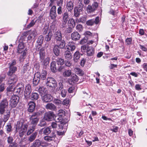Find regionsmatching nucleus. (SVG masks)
<instances>
[{"label": "nucleus", "instance_id": "2f4dec72", "mask_svg": "<svg viewBox=\"0 0 147 147\" xmlns=\"http://www.w3.org/2000/svg\"><path fill=\"white\" fill-rule=\"evenodd\" d=\"M9 70L7 73V75L8 76L11 75L15 72L17 70V68L16 67H9Z\"/></svg>", "mask_w": 147, "mask_h": 147}, {"label": "nucleus", "instance_id": "f03ea898", "mask_svg": "<svg viewBox=\"0 0 147 147\" xmlns=\"http://www.w3.org/2000/svg\"><path fill=\"white\" fill-rule=\"evenodd\" d=\"M8 106V102L6 98H4L0 102V114H3Z\"/></svg>", "mask_w": 147, "mask_h": 147}, {"label": "nucleus", "instance_id": "864d4df0", "mask_svg": "<svg viewBox=\"0 0 147 147\" xmlns=\"http://www.w3.org/2000/svg\"><path fill=\"white\" fill-rule=\"evenodd\" d=\"M95 10L92 5H89L87 8V11L88 12L91 13L94 11Z\"/></svg>", "mask_w": 147, "mask_h": 147}, {"label": "nucleus", "instance_id": "9b49d317", "mask_svg": "<svg viewBox=\"0 0 147 147\" xmlns=\"http://www.w3.org/2000/svg\"><path fill=\"white\" fill-rule=\"evenodd\" d=\"M32 91L31 85L30 84L27 85L25 87L24 94V96L26 98L31 94Z\"/></svg>", "mask_w": 147, "mask_h": 147}, {"label": "nucleus", "instance_id": "c03bdc74", "mask_svg": "<svg viewBox=\"0 0 147 147\" xmlns=\"http://www.w3.org/2000/svg\"><path fill=\"white\" fill-rule=\"evenodd\" d=\"M27 51V50L26 49H25L24 51H23L22 53H21V55L20 57V60L25 59L26 57Z\"/></svg>", "mask_w": 147, "mask_h": 147}, {"label": "nucleus", "instance_id": "39448f33", "mask_svg": "<svg viewBox=\"0 0 147 147\" xmlns=\"http://www.w3.org/2000/svg\"><path fill=\"white\" fill-rule=\"evenodd\" d=\"M19 99L18 96L13 95L11 96L10 100V105L12 107H15L18 103Z\"/></svg>", "mask_w": 147, "mask_h": 147}, {"label": "nucleus", "instance_id": "a18cd8bd", "mask_svg": "<svg viewBox=\"0 0 147 147\" xmlns=\"http://www.w3.org/2000/svg\"><path fill=\"white\" fill-rule=\"evenodd\" d=\"M44 40V37L42 35H40L38 37L36 41L37 44L39 45H42Z\"/></svg>", "mask_w": 147, "mask_h": 147}, {"label": "nucleus", "instance_id": "5fc2aeb1", "mask_svg": "<svg viewBox=\"0 0 147 147\" xmlns=\"http://www.w3.org/2000/svg\"><path fill=\"white\" fill-rule=\"evenodd\" d=\"M17 88L23 91L24 89V84L22 82L19 83L18 84L17 86Z\"/></svg>", "mask_w": 147, "mask_h": 147}, {"label": "nucleus", "instance_id": "f3484780", "mask_svg": "<svg viewBox=\"0 0 147 147\" xmlns=\"http://www.w3.org/2000/svg\"><path fill=\"white\" fill-rule=\"evenodd\" d=\"M52 136H45L44 138V140L48 142H50L54 140L56 137V135L54 132H52Z\"/></svg>", "mask_w": 147, "mask_h": 147}, {"label": "nucleus", "instance_id": "69168bd1", "mask_svg": "<svg viewBox=\"0 0 147 147\" xmlns=\"http://www.w3.org/2000/svg\"><path fill=\"white\" fill-rule=\"evenodd\" d=\"M70 100L69 99L65 98L64 100L62 102V104L64 105L67 106L69 104Z\"/></svg>", "mask_w": 147, "mask_h": 147}, {"label": "nucleus", "instance_id": "423d86ee", "mask_svg": "<svg viewBox=\"0 0 147 147\" xmlns=\"http://www.w3.org/2000/svg\"><path fill=\"white\" fill-rule=\"evenodd\" d=\"M56 7L55 5L53 6L50 9L49 15L51 19L53 20L55 19L57 16Z\"/></svg>", "mask_w": 147, "mask_h": 147}, {"label": "nucleus", "instance_id": "e433bc0d", "mask_svg": "<svg viewBox=\"0 0 147 147\" xmlns=\"http://www.w3.org/2000/svg\"><path fill=\"white\" fill-rule=\"evenodd\" d=\"M68 25L69 26L74 28L76 25L74 20L73 18L70 19L68 21Z\"/></svg>", "mask_w": 147, "mask_h": 147}, {"label": "nucleus", "instance_id": "1a4fd4ad", "mask_svg": "<svg viewBox=\"0 0 147 147\" xmlns=\"http://www.w3.org/2000/svg\"><path fill=\"white\" fill-rule=\"evenodd\" d=\"M28 105V111L30 113L33 112L35 110L36 104L33 101H30L29 102Z\"/></svg>", "mask_w": 147, "mask_h": 147}, {"label": "nucleus", "instance_id": "7c9ffc66", "mask_svg": "<svg viewBox=\"0 0 147 147\" xmlns=\"http://www.w3.org/2000/svg\"><path fill=\"white\" fill-rule=\"evenodd\" d=\"M52 36V32L49 31L47 34L45 36V39L47 42H49L51 40Z\"/></svg>", "mask_w": 147, "mask_h": 147}, {"label": "nucleus", "instance_id": "bb28decb", "mask_svg": "<svg viewBox=\"0 0 147 147\" xmlns=\"http://www.w3.org/2000/svg\"><path fill=\"white\" fill-rule=\"evenodd\" d=\"M57 45H54L53 50V53L57 56H59L60 53V48Z\"/></svg>", "mask_w": 147, "mask_h": 147}, {"label": "nucleus", "instance_id": "603ef678", "mask_svg": "<svg viewBox=\"0 0 147 147\" xmlns=\"http://www.w3.org/2000/svg\"><path fill=\"white\" fill-rule=\"evenodd\" d=\"M14 85L13 84H9V86L7 87V92H12L14 91Z\"/></svg>", "mask_w": 147, "mask_h": 147}, {"label": "nucleus", "instance_id": "6e6552de", "mask_svg": "<svg viewBox=\"0 0 147 147\" xmlns=\"http://www.w3.org/2000/svg\"><path fill=\"white\" fill-rule=\"evenodd\" d=\"M24 123V121L22 119L20 120L17 122L16 124H15V126L16 129L15 131L16 133L19 130L21 129Z\"/></svg>", "mask_w": 147, "mask_h": 147}, {"label": "nucleus", "instance_id": "72a5a7b5", "mask_svg": "<svg viewBox=\"0 0 147 147\" xmlns=\"http://www.w3.org/2000/svg\"><path fill=\"white\" fill-rule=\"evenodd\" d=\"M75 72L78 75L82 76L84 74V72L83 70L79 68H76L75 69Z\"/></svg>", "mask_w": 147, "mask_h": 147}, {"label": "nucleus", "instance_id": "a878e982", "mask_svg": "<svg viewBox=\"0 0 147 147\" xmlns=\"http://www.w3.org/2000/svg\"><path fill=\"white\" fill-rule=\"evenodd\" d=\"M55 37L56 42L62 40V34L59 30H58L55 33Z\"/></svg>", "mask_w": 147, "mask_h": 147}, {"label": "nucleus", "instance_id": "b1692460", "mask_svg": "<svg viewBox=\"0 0 147 147\" xmlns=\"http://www.w3.org/2000/svg\"><path fill=\"white\" fill-rule=\"evenodd\" d=\"M38 134V132L37 131H36L32 133L28 138V141L30 142H33L36 138Z\"/></svg>", "mask_w": 147, "mask_h": 147}, {"label": "nucleus", "instance_id": "ea45409f", "mask_svg": "<svg viewBox=\"0 0 147 147\" xmlns=\"http://www.w3.org/2000/svg\"><path fill=\"white\" fill-rule=\"evenodd\" d=\"M56 62L57 65H62L64 63V61L63 59L61 58H58L56 60Z\"/></svg>", "mask_w": 147, "mask_h": 147}, {"label": "nucleus", "instance_id": "473e14b6", "mask_svg": "<svg viewBox=\"0 0 147 147\" xmlns=\"http://www.w3.org/2000/svg\"><path fill=\"white\" fill-rule=\"evenodd\" d=\"M64 56L65 58L67 59H71L72 58L71 54L70 51L67 50L64 52Z\"/></svg>", "mask_w": 147, "mask_h": 147}, {"label": "nucleus", "instance_id": "f257e3e1", "mask_svg": "<svg viewBox=\"0 0 147 147\" xmlns=\"http://www.w3.org/2000/svg\"><path fill=\"white\" fill-rule=\"evenodd\" d=\"M40 113L38 112H36L34 113L29 117V120L31 123L33 125L32 126H36L38 123L39 118L38 117L40 115Z\"/></svg>", "mask_w": 147, "mask_h": 147}, {"label": "nucleus", "instance_id": "6e6d98bb", "mask_svg": "<svg viewBox=\"0 0 147 147\" xmlns=\"http://www.w3.org/2000/svg\"><path fill=\"white\" fill-rule=\"evenodd\" d=\"M86 18L84 17H81L79 19L76 20L77 22H81L83 23H85L86 21Z\"/></svg>", "mask_w": 147, "mask_h": 147}, {"label": "nucleus", "instance_id": "c9c22d12", "mask_svg": "<svg viewBox=\"0 0 147 147\" xmlns=\"http://www.w3.org/2000/svg\"><path fill=\"white\" fill-rule=\"evenodd\" d=\"M82 11H79V9L78 8V7H75L74 9V16L76 17H78L79 16L80 14V12Z\"/></svg>", "mask_w": 147, "mask_h": 147}, {"label": "nucleus", "instance_id": "79ce46f5", "mask_svg": "<svg viewBox=\"0 0 147 147\" xmlns=\"http://www.w3.org/2000/svg\"><path fill=\"white\" fill-rule=\"evenodd\" d=\"M49 58L47 57L45 59H43V61L40 62V63H42V64L44 66H46L49 65Z\"/></svg>", "mask_w": 147, "mask_h": 147}, {"label": "nucleus", "instance_id": "f8f14e48", "mask_svg": "<svg viewBox=\"0 0 147 147\" xmlns=\"http://www.w3.org/2000/svg\"><path fill=\"white\" fill-rule=\"evenodd\" d=\"M71 38L72 40L74 41H76L80 39V35L77 32H74L71 33Z\"/></svg>", "mask_w": 147, "mask_h": 147}, {"label": "nucleus", "instance_id": "8fccbe9b", "mask_svg": "<svg viewBox=\"0 0 147 147\" xmlns=\"http://www.w3.org/2000/svg\"><path fill=\"white\" fill-rule=\"evenodd\" d=\"M35 126H32L31 127L29 128L27 132V135L28 136L32 134L35 130Z\"/></svg>", "mask_w": 147, "mask_h": 147}, {"label": "nucleus", "instance_id": "052dcab7", "mask_svg": "<svg viewBox=\"0 0 147 147\" xmlns=\"http://www.w3.org/2000/svg\"><path fill=\"white\" fill-rule=\"evenodd\" d=\"M28 125L27 123H23V125L21 130L26 132L27 130Z\"/></svg>", "mask_w": 147, "mask_h": 147}, {"label": "nucleus", "instance_id": "c85d7f7f", "mask_svg": "<svg viewBox=\"0 0 147 147\" xmlns=\"http://www.w3.org/2000/svg\"><path fill=\"white\" fill-rule=\"evenodd\" d=\"M37 91L40 93V95L42 96L43 95L45 94L47 90L46 88L44 87H40L38 89Z\"/></svg>", "mask_w": 147, "mask_h": 147}, {"label": "nucleus", "instance_id": "de8ad7c7", "mask_svg": "<svg viewBox=\"0 0 147 147\" xmlns=\"http://www.w3.org/2000/svg\"><path fill=\"white\" fill-rule=\"evenodd\" d=\"M85 37L88 39L92 37V33L90 31H86L84 33Z\"/></svg>", "mask_w": 147, "mask_h": 147}, {"label": "nucleus", "instance_id": "0e129e2a", "mask_svg": "<svg viewBox=\"0 0 147 147\" xmlns=\"http://www.w3.org/2000/svg\"><path fill=\"white\" fill-rule=\"evenodd\" d=\"M63 82L60 81L59 83V86L58 88H59L58 89V91H61L63 88Z\"/></svg>", "mask_w": 147, "mask_h": 147}, {"label": "nucleus", "instance_id": "ddd939ff", "mask_svg": "<svg viewBox=\"0 0 147 147\" xmlns=\"http://www.w3.org/2000/svg\"><path fill=\"white\" fill-rule=\"evenodd\" d=\"M87 55L89 56H93L94 54V49L91 47L88 46L86 49Z\"/></svg>", "mask_w": 147, "mask_h": 147}, {"label": "nucleus", "instance_id": "4d7b16f0", "mask_svg": "<svg viewBox=\"0 0 147 147\" xmlns=\"http://www.w3.org/2000/svg\"><path fill=\"white\" fill-rule=\"evenodd\" d=\"M76 29L79 32H82L83 29V26L80 24L77 25L76 26Z\"/></svg>", "mask_w": 147, "mask_h": 147}, {"label": "nucleus", "instance_id": "4468645a", "mask_svg": "<svg viewBox=\"0 0 147 147\" xmlns=\"http://www.w3.org/2000/svg\"><path fill=\"white\" fill-rule=\"evenodd\" d=\"M45 142H42L39 139H36L34 142L30 147H39L41 145L43 146L42 144H44Z\"/></svg>", "mask_w": 147, "mask_h": 147}, {"label": "nucleus", "instance_id": "13d9d810", "mask_svg": "<svg viewBox=\"0 0 147 147\" xmlns=\"http://www.w3.org/2000/svg\"><path fill=\"white\" fill-rule=\"evenodd\" d=\"M53 102L55 104L58 106H61L62 104L61 101L58 99H55L53 101Z\"/></svg>", "mask_w": 147, "mask_h": 147}, {"label": "nucleus", "instance_id": "a211bd4d", "mask_svg": "<svg viewBox=\"0 0 147 147\" xmlns=\"http://www.w3.org/2000/svg\"><path fill=\"white\" fill-rule=\"evenodd\" d=\"M62 21L64 24H66L69 19V15L67 10L62 14Z\"/></svg>", "mask_w": 147, "mask_h": 147}, {"label": "nucleus", "instance_id": "aec40b11", "mask_svg": "<svg viewBox=\"0 0 147 147\" xmlns=\"http://www.w3.org/2000/svg\"><path fill=\"white\" fill-rule=\"evenodd\" d=\"M40 131L43 132V134L45 135H48L51 132V126L47 127H44Z\"/></svg>", "mask_w": 147, "mask_h": 147}, {"label": "nucleus", "instance_id": "c756f323", "mask_svg": "<svg viewBox=\"0 0 147 147\" xmlns=\"http://www.w3.org/2000/svg\"><path fill=\"white\" fill-rule=\"evenodd\" d=\"M50 68L53 72H55L57 71L56 62L55 61H52L51 64Z\"/></svg>", "mask_w": 147, "mask_h": 147}, {"label": "nucleus", "instance_id": "5701e85b", "mask_svg": "<svg viewBox=\"0 0 147 147\" xmlns=\"http://www.w3.org/2000/svg\"><path fill=\"white\" fill-rule=\"evenodd\" d=\"M30 94L26 98H29L32 100H37L39 97L38 94L36 92H32L31 95Z\"/></svg>", "mask_w": 147, "mask_h": 147}, {"label": "nucleus", "instance_id": "09e8293b", "mask_svg": "<svg viewBox=\"0 0 147 147\" xmlns=\"http://www.w3.org/2000/svg\"><path fill=\"white\" fill-rule=\"evenodd\" d=\"M78 80V76L76 74L73 75L71 79V81L74 83L77 82Z\"/></svg>", "mask_w": 147, "mask_h": 147}, {"label": "nucleus", "instance_id": "680f3d73", "mask_svg": "<svg viewBox=\"0 0 147 147\" xmlns=\"http://www.w3.org/2000/svg\"><path fill=\"white\" fill-rule=\"evenodd\" d=\"M94 19L88 20L86 22V24L88 26H92L94 24Z\"/></svg>", "mask_w": 147, "mask_h": 147}, {"label": "nucleus", "instance_id": "7ed1b4c3", "mask_svg": "<svg viewBox=\"0 0 147 147\" xmlns=\"http://www.w3.org/2000/svg\"><path fill=\"white\" fill-rule=\"evenodd\" d=\"M46 83L47 86L49 87L55 88L57 86V82L53 78L48 77L47 79Z\"/></svg>", "mask_w": 147, "mask_h": 147}, {"label": "nucleus", "instance_id": "6ab92c4d", "mask_svg": "<svg viewBox=\"0 0 147 147\" xmlns=\"http://www.w3.org/2000/svg\"><path fill=\"white\" fill-rule=\"evenodd\" d=\"M45 48L43 47L40 48L39 53L40 61V62L43 61V59L45 58Z\"/></svg>", "mask_w": 147, "mask_h": 147}, {"label": "nucleus", "instance_id": "49530a36", "mask_svg": "<svg viewBox=\"0 0 147 147\" xmlns=\"http://www.w3.org/2000/svg\"><path fill=\"white\" fill-rule=\"evenodd\" d=\"M6 129L7 134H9L10 132L12 131V127L11 123H9L6 126Z\"/></svg>", "mask_w": 147, "mask_h": 147}, {"label": "nucleus", "instance_id": "a19ab883", "mask_svg": "<svg viewBox=\"0 0 147 147\" xmlns=\"http://www.w3.org/2000/svg\"><path fill=\"white\" fill-rule=\"evenodd\" d=\"M6 112L7 114L5 115H4L3 117V121L5 123L6 122V121L8 120L10 117V112L8 110Z\"/></svg>", "mask_w": 147, "mask_h": 147}, {"label": "nucleus", "instance_id": "dca6fc26", "mask_svg": "<svg viewBox=\"0 0 147 147\" xmlns=\"http://www.w3.org/2000/svg\"><path fill=\"white\" fill-rule=\"evenodd\" d=\"M39 76V74L38 72L36 73L35 74L33 81V84L34 85L36 86L38 84L40 80Z\"/></svg>", "mask_w": 147, "mask_h": 147}, {"label": "nucleus", "instance_id": "cd10ccee", "mask_svg": "<svg viewBox=\"0 0 147 147\" xmlns=\"http://www.w3.org/2000/svg\"><path fill=\"white\" fill-rule=\"evenodd\" d=\"M59 47L61 49H64L65 48V41L64 40H61L59 41L56 42Z\"/></svg>", "mask_w": 147, "mask_h": 147}, {"label": "nucleus", "instance_id": "9d476101", "mask_svg": "<svg viewBox=\"0 0 147 147\" xmlns=\"http://www.w3.org/2000/svg\"><path fill=\"white\" fill-rule=\"evenodd\" d=\"M9 79L8 82L9 84H13L16 83L18 81L17 76L15 74H12L10 75Z\"/></svg>", "mask_w": 147, "mask_h": 147}, {"label": "nucleus", "instance_id": "774afa93", "mask_svg": "<svg viewBox=\"0 0 147 147\" xmlns=\"http://www.w3.org/2000/svg\"><path fill=\"white\" fill-rule=\"evenodd\" d=\"M13 139L11 136H9L7 138V142L8 144H12L13 143Z\"/></svg>", "mask_w": 147, "mask_h": 147}, {"label": "nucleus", "instance_id": "0eeeda50", "mask_svg": "<svg viewBox=\"0 0 147 147\" xmlns=\"http://www.w3.org/2000/svg\"><path fill=\"white\" fill-rule=\"evenodd\" d=\"M42 99L43 102H48L52 100L53 98L51 95L45 94L42 97Z\"/></svg>", "mask_w": 147, "mask_h": 147}, {"label": "nucleus", "instance_id": "412c9836", "mask_svg": "<svg viewBox=\"0 0 147 147\" xmlns=\"http://www.w3.org/2000/svg\"><path fill=\"white\" fill-rule=\"evenodd\" d=\"M74 6V3L72 1H70L67 2L66 8L68 11L71 12L73 9Z\"/></svg>", "mask_w": 147, "mask_h": 147}, {"label": "nucleus", "instance_id": "20e7f679", "mask_svg": "<svg viewBox=\"0 0 147 147\" xmlns=\"http://www.w3.org/2000/svg\"><path fill=\"white\" fill-rule=\"evenodd\" d=\"M55 115L52 111L46 112L45 114L44 119L45 120L48 121H51L54 119Z\"/></svg>", "mask_w": 147, "mask_h": 147}, {"label": "nucleus", "instance_id": "4c0bfd02", "mask_svg": "<svg viewBox=\"0 0 147 147\" xmlns=\"http://www.w3.org/2000/svg\"><path fill=\"white\" fill-rule=\"evenodd\" d=\"M50 31L49 30V26L46 25L42 30V34L43 35H46Z\"/></svg>", "mask_w": 147, "mask_h": 147}, {"label": "nucleus", "instance_id": "f704fd0d", "mask_svg": "<svg viewBox=\"0 0 147 147\" xmlns=\"http://www.w3.org/2000/svg\"><path fill=\"white\" fill-rule=\"evenodd\" d=\"M39 74L40 79L42 80H45L46 78L47 75V71H43L40 74V73H38Z\"/></svg>", "mask_w": 147, "mask_h": 147}, {"label": "nucleus", "instance_id": "338daca9", "mask_svg": "<svg viewBox=\"0 0 147 147\" xmlns=\"http://www.w3.org/2000/svg\"><path fill=\"white\" fill-rule=\"evenodd\" d=\"M23 91L17 88L16 89L14 90L13 91L14 93H16V95L18 96V95L20 94V93H22Z\"/></svg>", "mask_w": 147, "mask_h": 147}, {"label": "nucleus", "instance_id": "e2e57ef3", "mask_svg": "<svg viewBox=\"0 0 147 147\" xmlns=\"http://www.w3.org/2000/svg\"><path fill=\"white\" fill-rule=\"evenodd\" d=\"M132 41V38H127L125 40V42L127 45H129L131 44Z\"/></svg>", "mask_w": 147, "mask_h": 147}, {"label": "nucleus", "instance_id": "37998d69", "mask_svg": "<svg viewBox=\"0 0 147 147\" xmlns=\"http://www.w3.org/2000/svg\"><path fill=\"white\" fill-rule=\"evenodd\" d=\"M80 54L79 51H76L74 54V61L77 62L80 57Z\"/></svg>", "mask_w": 147, "mask_h": 147}, {"label": "nucleus", "instance_id": "58836bf2", "mask_svg": "<svg viewBox=\"0 0 147 147\" xmlns=\"http://www.w3.org/2000/svg\"><path fill=\"white\" fill-rule=\"evenodd\" d=\"M71 71L70 70H66L63 73V76L65 77H69L71 75Z\"/></svg>", "mask_w": 147, "mask_h": 147}, {"label": "nucleus", "instance_id": "3c124183", "mask_svg": "<svg viewBox=\"0 0 147 147\" xmlns=\"http://www.w3.org/2000/svg\"><path fill=\"white\" fill-rule=\"evenodd\" d=\"M84 6V4L82 3L81 1L79 0L78 2V8L79 9V11H82L83 8Z\"/></svg>", "mask_w": 147, "mask_h": 147}, {"label": "nucleus", "instance_id": "4be33fe9", "mask_svg": "<svg viewBox=\"0 0 147 147\" xmlns=\"http://www.w3.org/2000/svg\"><path fill=\"white\" fill-rule=\"evenodd\" d=\"M67 49L69 51H73L76 49L75 45L73 42H69L67 44Z\"/></svg>", "mask_w": 147, "mask_h": 147}, {"label": "nucleus", "instance_id": "2eb2a0df", "mask_svg": "<svg viewBox=\"0 0 147 147\" xmlns=\"http://www.w3.org/2000/svg\"><path fill=\"white\" fill-rule=\"evenodd\" d=\"M24 42L23 41L20 42L18 45L17 53L19 54L22 53L23 51L24 50Z\"/></svg>", "mask_w": 147, "mask_h": 147}, {"label": "nucleus", "instance_id": "393cba45", "mask_svg": "<svg viewBox=\"0 0 147 147\" xmlns=\"http://www.w3.org/2000/svg\"><path fill=\"white\" fill-rule=\"evenodd\" d=\"M45 108L47 109H49L53 111H55L56 110V107L54 104L49 103L47 104L46 105Z\"/></svg>", "mask_w": 147, "mask_h": 147}, {"label": "nucleus", "instance_id": "bf43d9fd", "mask_svg": "<svg viewBox=\"0 0 147 147\" xmlns=\"http://www.w3.org/2000/svg\"><path fill=\"white\" fill-rule=\"evenodd\" d=\"M36 22V20L34 21V20H32L29 24L27 26V28H30L31 27H32L35 24Z\"/></svg>", "mask_w": 147, "mask_h": 147}]
</instances>
